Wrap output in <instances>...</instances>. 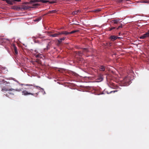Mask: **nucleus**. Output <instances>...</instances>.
I'll return each instance as SVG.
<instances>
[{"label": "nucleus", "instance_id": "f257e3e1", "mask_svg": "<svg viewBox=\"0 0 149 149\" xmlns=\"http://www.w3.org/2000/svg\"><path fill=\"white\" fill-rule=\"evenodd\" d=\"M40 6V4L31 3L30 1L29 2L24 3L21 5L20 6V10H27L30 8H36Z\"/></svg>", "mask_w": 149, "mask_h": 149}, {"label": "nucleus", "instance_id": "f03ea898", "mask_svg": "<svg viewBox=\"0 0 149 149\" xmlns=\"http://www.w3.org/2000/svg\"><path fill=\"white\" fill-rule=\"evenodd\" d=\"M52 1H49L48 0H31L30 1L31 2H33L34 3H36L38 2H41L42 3H47L49 2L50 4H53L56 3V1H54L52 0Z\"/></svg>", "mask_w": 149, "mask_h": 149}, {"label": "nucleus", "instance_id": "7ed1b4c3", "mask_svg": "<svg viewBox=\"0 0 149 149\" xmlns=\"http://www.w3.org/2000/svg\"><path fill=\"white\" fill-rule=\"evenodd\" d=\"M130 78L129 77H126L121 81V83L123 86H127L130 84Z\"/></svg>", "mask_w": 149, "mask_h": 149}, {"label": "nucleus", "instance_id": "20e7f679", "mask_svg": "<svg viewBox=\"0 0 149 149\" xmlns=\"http://www.w3.org/2000/svg\"><path fill=\"white\" fill-rule=\"evenodd\" d=\"M22 94L25 95H34L36 97H37L38 95V93H36V94L29 92L26 91H24L22 92Z\"/></svg>", "mask_w": 149, "mask_h": 149}, {"label": "nucleus", "instance_id": "39448f33", "mask_svg": "<svg viewBox=\"0 0 149 149\" xmlns=\"http://www.w3.org/2000/svg\"><path fill=\"white\" fill-rule=\"evenodd\" d=\"M149 38V30L145 34L141 35L139 38L140 39H145L146 38Z\"/></svg>", "mask_w": 149, "mask_h": 149}, {"label": "nucleus", "instance_id": "423d86ee", "mask_svg": "<svg viewBox=\"0 0 149 149\" xmlns=\"http://www.w3.org/2000/svg\"><path fill=\"white\" fill-rule=\"evenodd\" d=\"M13 91H14V90L12 89H9V90L8 91V92L6 94V95L7 97L10 98L12 95H14L13 92H12Z\"/></svg>", "mask_w": 149, "mask_h": 149}, {"label": "nucleus", "instance_id": "0eeeda50", "mask_svg": "<svg viewBox=\"0 0 149 149\" xmlns=\"http://www.w3.org/2000/svg\"><path fill=\"white\" fill-rule=\"evenodd\" d=\"M25 85L26 86H31L26 88V89L31 90L32 91L31 92H32V93H34L35 92V91H34V89H35V88L34 87H33V85L27 84H26Z\"/></svg>", "mask_w": 149, "mask_h": 149}, {"label": "nucleus", "instance_id": "6e6552de", "mask_svg": "<svg viewBox=\"0 0 149 149\" xmlns=\"http://www.w3.org/2000/svg\"><path fill=\"white\" fill-rule=\"evenodd\" d=\"M11 8L12 9L16 10H17V11H19V10H20V6H12L11 7Z\"/></svg>", "mask_w": 149, "mask_h": 149}, {"label": "nucleus", "instance_id": "1a4fd4ad", "mask_svg": "<svg viewBox=\"0 0 149 149\" xmlns=\"http://www.w3.org/2000/svg\"><path fill=\"white\" fill-rule=\"evenodd\" d=\"M59 32H58L54 34L49 35V36L50 37H58V36L60 35V34H59Z\"/></svg>", "mask_w": 149, "mask_h": 149}, {"label": "nucleus", "instance_id": "9d476101", "mask_svg": "<svg viewBox=\"0 0 149 149\" xmlns=\"http://www.w3.org/2000/svg\"><path fill=\"white\" fill-rule=\"evenodd\" d=\"M3 1H5L6 2L8 3L10 5H12L14 3H13V0H2Z\"/></svg>", "mask_w": 149, "mask_h": 149}, {"label": "nucleus", "instance_id": "9b49d317", "mask_svg": "<svg viewBox=\"0 0 149 149\" xmlns=\"http://www.w3.org/2000/svg\"><path fill=\"white\" fill-rule=\"evenodd\" d=\"M60 35L62 34H64L65 35H67L69 34V32L67 31H63L61 32H59Z\"/></svg>", "mask_w": 149, "mask_h": 149}, {"label": "nucleus", "instance_id": "f8f14e48", "mask_svg": "<svg viewBox=\"0 0 149 149\" xmlns=\"http://www.w3.org/2000/svg\"><path fill=\"white\" fill-rule=\"evenodd\" d=\"M118 37L117 36H110L109 38L113 41H114L116 40Z\"/></svg>", "mask_w": 149, "mask_h": 149}, {"label": "nucleus", "instance_id": "ddd939ff", "mask_svg": "<svg viewBox=\"0 0 149 149\" xmlns=\"http://www.w3.org/2000/svg\"><path fill=\"white\" fill-rule=\"evenodd\" d=\"M106 67L103 65H100L99 67V69L100 70L104 71L105 70Z\"/></svg>", "mask_w": 149, "mask_h": 149}, {"label": "nucleus", "instance_id": "4468645a", "mask_svg": "<svg viewBox=\"0 0 149 149\" xmlns=\"http://www.w3.org/2000/svg\"><path fill=\"white\" fill-rule=\"evenodd\" d=\"M103 75L101 74H100L99 75L98 77L97 78V80H99V81H101L103 80V78L102 77Z\"/></svg>", "mask_w": 149, "mask_h": 149}, {"label": "nucleus", "instance_id": "2eb2a0df", "mask_svg": "<svg viewBox=\"0 0 149 149\" xmlns=\"http://www.w3.org/2000/svg\"><path fill=\"white\" fill-rule=\"evenodd\" d=\"M14 52L15 55H17L18 54V52L16 47L14 46Z\"/></svg>", "mask_w": 149, "mask_h": 149}, {"label": "nucleus", "instance_id": "dca6fc26", "mask_svg": "<svg viewBox=\"0 0 149 149\" xmlns=\"http://www.w3.org/2000/svg\"><path fill=\"white\" fill-rule=\"evenodd\" d=\"M120 19H114L112 20V22L115 24H118L119 22Z\"/></svg>", "mask_w": 149, "mask_h": 149}, {"label": "nucleus", "instance_id": "f3484780", "mask_svg": "<svg viewBox=\"0 0 149 149\" xmlns=\"http://www.w3.org/2000/svg\"><path fill=\"white\" fill-rule=\"evenodd\" d=\"M42 18V17H39L37 18L36 19L34 20V21L35 22H38Z\"/></svg>", "mask_w": 149, "mask_h": 149}, {"label": "nucleus", "instance_id": "a211bd4d", "mask_svg": "<svg viewBox=\"0 0 149 149\" xmlns=\"http://www.w3.org/2000/svg\"><path fill=\"white\" fill-rule=\"evenodd\" d=\"M43 38V36L40 35H38V36L37 35L36 36V37H33V38H34V40L36 39L37 38Z\"/></svg>", "mask_w": 149, "mask_h": 149}, {"label": "nucleus", "instance_id": "6ab92c4d", "mask_svg": "<svg viewBox=\"0 0 149 149\" xmlns=\"http://www.w3.org/2000/svg\"><path fill=\"white\" fill-rule=\"evenodd\" d=\"M80 12V10H77L72 13V14L73 15H77L78 13Z\"/></svg>", "mask_w": 149, "mask_h": 149}, {"label": "nucleus", "instance_id": "aec40b11", "mask_svg": "<svg viewBox=\"0 0 149 149\" xmlns=\"http://www.w3.org/2000/svg\"><path fill=\"white\" fill-rule=\"evenodd\" d=\"M57 11L56 10H51L48 11V13H56Z\"/></svg>", "mask_w": 149, "mask_h": 149}, {"label": "nucleus", "instance_id": "412c9836", "mask_svg": "<svg viewBox=\"0 0 149 149\" xmlns=\"http://www.w3.org/2000/svg\"><path fill=\"white\" fill-rule=\"evenodd\" d=\"M9 89L5 87H3L2 89V91L3 92L8 91L9 90Z\"/></svg>", "mask_w": 149, "mask_h": 149}, {"label": "nucleus", "instance_id": "4be33fe9", "mask_svg": "<svg viewBox=\"0 0 149 149\" xmlns=\"http://www.w3.org/2000/svg\"><path fill=\"white\" fill-rule=\"evenodd\" d=\"M112 45V43L111 42H107L106 43L105 45L106 46H111Z\"/></svg>", "mask_w": 149, "mask_h": 149}, {"label": "nucleus", "instance_id": "5701e85b", "mask_svg": "<svg viewBox=\"0 0 149 149\" xmlns=\"http://www.w3.org/2000/svg\"><path fill=\"white\" fill-rule=\"evenodd\" d=\"M83 51H79L78 52V54L80 56H81L83 54Z\"/></svg>", "mask_w": 149, "mask_h": 149}, {"label": "nucleus", "instance_id": "b1692460", "mask_svg": "<svg viewBox=\"0 0 149 149\" xmlns=\"http://www.w3.org/2000/svg\"><path fill=\"white\" fill-rule=\"evenodd\" d=\"M77 31H78V30L73 31L70 32H69V34H72L75 33L76 32H77Z\"/></svg>", "mask_w": 149, "mask_h": 149}, {"label": "nucleus", "instance_id": "393cba45", "mask_svg": "<svg viewBox=\"0 0 149 149\" xmlns=\"http://www.w3.org/2000/svg\"><path fill=\"white\" fill-rule=\"evenodd\" d=\"M83 52H88V50L87 48H84L83 49Z\"/></svg>", "mask_w": 149, "mask_h": 149}, {"label": "nucleus", "instance_id": "a878e982", "mask_svg": "<svg viewBox=\"0 0 149 149\" xmlns=\"http://www.w3.org/2000/svg\"><path fill=\"white\" fill-rule=\"evenodd\" d=\"M117 1L119 3H123L125 2L124 0H117Z\"/></svg>", "mask_w": 149, "mask_h": 149}, {"label": "nucleus", "instance_id": "bb28decb", "mask_svg": "<svg viewBox=\"0 0 149 149\" xmlns=\"http://www.w3.org/2000/svg\"><path fill=\"white\" fill-rule=\"evenodd\" d=\"M49 43H48V44H47V48H45L44 49V50L45 51L47 50L48 49H49Z\"/></svg>", "mask_w": 149, "mask_h": 149}, {"label": "nucleus", "instance_id": "cd10ccee", "mask_svg": "<svg viewBox=\"0 0 149 149\" xmlns=\"http://www.w3.org/2000/svg\"><path fill=\"white\" fill-rule=\"evenodd\" d=\"M142 3H149V1L147 0H143Z\"/></svg>", "mask_w": 149, "mask_h": 149}, {"label": "nucleus", "instance_id": "c85d7f7f", "mask_svg": "<svg viewBox=\"0 0 149 149\" xmlns=\"http://www.w3.org/2000/svg\"><path fill=\"white\" fill-rule=\"evenodd\" d=\"M116 27H112L111 28H109V31H111L113 29H116Z\"/></svg>", "mask_w": 149, "mask_h": 149}, {"label": "nucleus", "instance_id": "c756f323", "mask_svg": "<svg viewBox=\"0 0 149 149\" xmlns=\"http://www.w3.org/2000/svg\"><path fill=\"white\" fill-rule=\"evenodd\" d=\"M13 3L14 4L15 3V1L20 2L21 1V0H13Z\"/></svg>", "mask_w": 149, "mask_h": 149}, {"label": "nucleus", "instance_id": "7c9ffc66", "mask_svg": "<svg viewBox=\"0 0 149 149\" xmlns=\"http://www.w3.org/2000/svg\"><path fill=\"white\" fill-rule=\"evenodd\" d=\"M58 42L59 44H61L62 42V41L59 39L58 40Z\"/></svg>", "mask_w": 149, "mask_h": 149}, {"label": "nucleus", "instance_id": "2f4dec72", "mask_svg": "<svg viewBox=\"0 0 149 149\" xmlns=\"http://www.w3.org/2000/svg\"><path fill=\"white\" fill-rule=\"evenodd\" d=\"M117 91H116H116H110L109 93H108V94H109V93H115V92H117Z\"/></svg>", "mask_w": 149, "mask_h": 149}, {"label": "nucleus", "instance_id": "473e14b6", "mask_svg": "<svg viewBox=\"0 0 149 149\" xmlns=\"http://www.w3.org/2000/svg\"><path fill=\"white\" fill-rule=\"evenodd\" d=\"M122 24H121V25L119 26H118V28H117V29H120V28H121L122 27Z\"/></svg>", "mask_w": 149, "mask_h": 149}, {"label": "nucleus", "instance_id": "72a5a7b5", "mask_svg": "<svg viewBox=\"0 0 149 149\" xmlns=\"http://www.w3.org/2000/svg\"><path fill=\"white\" fill-rule=\"evenodd\" d=\"M65 39V37H63L62 38H60V39L62 41V40H64Z\"/></svg>", "mask_w": 149, "mask_h": 149}, {"label": "nucleus", "instance_id": "f704fd0d", "mask_svg": "<svg viewBox=\"0 0 149 149\" xmlns=\"http://www.w3.org/2000/svg\"><path fill=\"white\" fill-rule=\"evenodd\" d=\"M73 0H68V1H72Z\"/></svg>", "mask_w": 149, "mask_h": 149}, {"label": "nucleus", "instance_id": "c9c22d12", "mask_svg": "<svg viewBox=\"0 0 149 149\" xmlns=\"http://www.w3.org/2000/svg\"><path fill=\"white\" fill-rule=\"evenodd\" d=\"M17 91H21V90L20 89H17L16 90Z\"/></svg>", "mask_w": 149, "mask_h": 149}, {"label": "nucleus", "instance_id": "e433bc0d", "mask_svg": "<svg viewBox=\"0 0 149 149\" xmlns=\"http://www.w3.org/2000/svg\"><path fill=\"white\" fill-rule=\"evenodd\" d=\"M76 1H80L81 0H75Z\"/></svg>", "mask_w": 149, "mask_h": 149}, {"label": "nucleus", "instance_id": "4c0bfd02", "mask_svg": "<svg viewBox=\"0 0 149 149\" xmlns=\"http://www.w3.org/2000/svg\"><path fill=\"white\" fill-rule=\"evenodd\" d=\"M36 57H39V55H36Z\"/></svg>", "mask_w": 149, "mask_h": 149}, {"label": "nucleus", "instance_id": "58836bf2", "mask_svg": "<svg viewBox=\"0 0 149 149\" xmlns=\"http://www.w3.org/2000/svg\"><path fill=\"white\" fill-rule=\"evenodd\" d=\"M125 0V1H130L131 0Z\"/></svg>", "mask_w": 149, "mask_h": 149}, {"label": "nucleus", "instance_id": "ea45409f", "mask_svg": "<svg viewBox=\"0 0 149 149\" xmlns=\"http://www.w3.org/2000/svg\"><path fill=\"white\" fill-rule=\"evenodd\" d=\"M51 33V32H48V33Z\"/></svg>", "mask_w": 149, "mask_h": 149}, {"label": "nucleus", "instance_id": "a19ab883", "mask_svg": "<svg viewBox=\"0 0 149 149\" xmlns=\"http://www.w3.org/2000/svg\"><path fill=\"white\" fill-rule=\"evenodd\" d=\"M35 42H36V41H35Z\"/></svg>", "mask_w": 149, "mask_h": 149}]
</instances>
